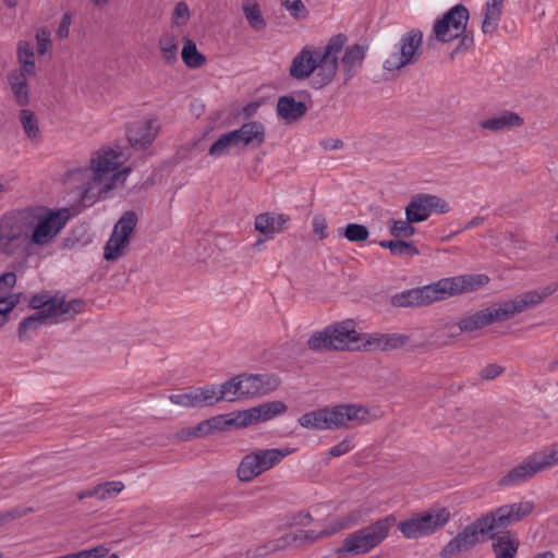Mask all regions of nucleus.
<instances>
[{"label": "nucleus", "mask_w": 558, "mask_h": 558, "mask_svg": "<svg viewBox=\"0 0 558 558\" xmlns=\"http://www.w3.org/2000/svg\"><path fill=\"white\" fill-rule=\"evenodd\" d=\"M558 290V282H553L539 290L527 291L517 295L514 299L490 308L493 320H506L533 307Z\"/></svg>", "instance_id": "nucleus-12"}, {"label": "nucleus", "mask_w": 558, "mask_h": 558, "mask_svg": "<svg viewBox=\"0 0 558 558\" xmlns=\"http://www.w3.org/2000/svg\"><path fill=\"white\" fill-rule=\"evenodd\" d=\"M422 39V33L418 31H411L403 35L397 50L385 60L384 68L389 72L399 71L416 62L421 53Z\"/></svg>", "instance_id": "nucleus-14"}, {"label": "nucleus", "mask_w": 558, "mask_h": 558, "mask_svg": "<svg viewBox=\"0 0 558 558\" xmlns=\"http://www.w3.org/2000/svg\"><path fill=\"white\" fill-rule=\"evenodd\" d=\"M214 392L206 386L190 388L180 393L170 395L171 403L183 408H201L213 405Z\"/></svg>", "instance_id": "nucleus-21"}, {"label": "nucleus", "mask_w": 558, "mask_h": 558, "mask_svg": "<svg viewBox=\"0 0 558 558\" xmlns=\"http://www.w3.org/2000/svg\"><path fill=\"white\" fill-rule=\"evenodd\" d=\"M70 218L69 209L29 208L0 219V253L31 256L50 245Z\"/></svg>", "instance_id": "nucleus-1"}, {"label": "nucleus", "mask_w": 558, "mask_h": 558, "mask_svg": "<svg viewBox=\"0 0 558 558\" xmlns=\"http://www.w3.org/2000/svg\"><path fill=\"white\" fill-rule=\"evenodd\" d=\"M307 111L303 101L295 100L292 96H282L277 102L278 116L286 122H293L302 118Z\"/></svg>", "instance_id": "nucleus-30"}, {"label": "nucleus", "mask_w": 558, "mask_h": 558, "mask_svg": "<svg viewBox=\"0 0 558 558\" xmlns=\"http://www.w3.org/2000/svg\"><path fill=\"white\" fill-rule=\"evenodd\" d=\"M181 58L190 69H198L206 63V57L198 51L196 44L187 37L183 38Z\"/></svg>", "instance_id": "nucleus-37"}, {"label": "nucleus", "mask_w": 558, "mask_h": 558, "mask_svg": "<svg viewBox=\"0 0 558 558\" xmlns=\"http://www.w3.org/2000/svg\"><path fill=\"white\" fill-rule=\"evenodd\" d=\"M345 44L347 35L338 33L322 49L303 46L291 60L289 75L296 81L311 78L312 86L317 89L329 85L338 73L339 54Z\"/></svg>", "instance_id": "nucleus-3"}, {"label": "nucleus", "mask_w": 558, "mask_h": 558, "mask_svg": "<svg viewBox=\"0 0 558 558\" xmlns=\"http://www.w3.org/2000/svg\"><path fill=\"white\" fill-rule=\"evenodd\" d=\"M98 500H107L117 497L123 492L125 485L122 481H109L96 485Z\"/></svg>", "instance_id": "nucleus-43"}, {"label": "nucleus", "mask_w": 558, "mask_h": 558, "mask_svg": "<svg viewBox=\"0 0 558 558\" xmlns=\"http://www.w3.org/2000/svg\"><path fill=\"white\" fill-rule=\"evenodd\" d=\"M450 511L446 507H435L416 512L400 522L401 534L408 539H416L432 535L444 527L450 520Z\"/></svg>", "instance_id": "nucleus-11"}, {"label": "nucleus", "mask_w": 558, "mask_h": 558, "mask_svg": "<svg viewBox=\"0 0 558 558\" xmlns=\"http://www.w3.org/2000/svg\"><path fill=\"white\" fill-rule=\"evenodd\" d=\"M15 283L14 272L9 271L0 276V328L5 325L9 314L17 304V299L10 294Z\"/></svg>", "instance_id": "nucleus-23"}, {"label": "nucleus", "mask_w": 558, "mask_h": 558, "mask_svg": "<svg viewBox=\"0 0 558 558\" xmlns=\"http://www.w3.org/2000/svg\"><path fill=\"white\" fill-rule=\"evenodd\" d=\"M396 517L390 514L371 525L350 533L337 549L338 554L350 556L365 555L380 545L396 524Z\"/></svg>", "instance_id": "nucleus-7"}, {"label": "nucleus", "mask_w": 558, "mask_h": 558, "mask_svg": "<svg viewBox=\"0 0 558 558\" xmlns=\"http://www.w3.org/2000/svg\"><path fill=\"white\" fill-rule=\"evenodd\" d=\"M36 74L26 73L21 69H17L9 74V84L14 95L16 102L20 106H26L29 102L28 93V77L35 76Z\"/></svg>", "instance_id": "nucleus-29"}, {"label": "nucleus", "mask_w": 558, "mask_h": 558, "mask_svg": "<svg viewBox=\"0 0 558 558\" xmlns=\"http://www.w3.org/2000/svg\"><path fill=\"white\" fill-rule=\"evenodd\" d=\"M469 16V10L464 5L457 4L452 7L434 24L435 37L442 43L456 39L464 33Z\"/></svg>", "instance_id": "nucleus-16"}, {"label": "nucleus", "mask_w": 558, "mask_h": 558, "mask_svg": "<svg viewBox=\"0 0 558 558\" xmlns=\"http://www.w3.org/2000/svg\"><path fill=\"white\" fill-rule=\"evenodd\" d=\"M204 435L198 434L197 425L195 427H186L178 433V438L182 441H189L193 438H201Z\"/></svg>", "instance_id": "nucleus-58"}, {"label": "nucleus", "mask_w": 558, "mask_h": 558, "mask_svg": "<svg viewBox=\"0 0 558 558\" xmlns=\"http://www.w3.org/2000/svg\"><path fill=\"white\" fill-rule=\"evenodd\" d=\"M234 420L233 426L235 427H245L248 425L259 423L258 416L256 413V408H252L242 412H239L236 415H232Z\"/></svg>", "instance_id": "nucleus-51"}, {"label": "nucleus", "mask_w": 558, "mask_h": 558, "mask_svg": "<svg viewBox=\"0 0 558 558\" xmlns=\"http://www.w3.org/2000/svg\"><path fill=\"white\" fill-rule=\"evenodd\" d=\"M234 420L232 414L216 415L208 420L202 421L197 424L198 434L204 437L214 435L216 433L225 432L233 426Z\"/></svg>", "instance_id": "nucleus-31"}, {"label": "nucleus", "mask_w": 558, "mask_h": 558, "mask_svg": "<svg viewBox=\"0 0 558 558\" xmlns=\"http://www.w3.org/2000/svg\"><path fill=\"white\" fill-rule=\"evenodd\" d=\"M192 13L185 1H179L174 4L171 13V24L175 27H184L189 24Z\"/></svg>", "instance_id": "nucleus-44"}, {"label": "nucleus", "mask_w": 558, "mask_h": 558, "mask_svg": "<svg viewBox=\"0 0 558 558\" xmlns=\"http://www.w3.org/2000/svg\"><path fill=\"white\" fill-rule=\"evenodd\" d=\"M280 3L293 20L304 21L308 17L310 11L302 0H280Z\"/></svg>", "instance_id": "nucleus-45"}, {"label": "nucleus", "mask_w": 558, "mask_h": 558, "mask_svg": "<svg viewBox=\"0 0 558 558\" xmlns=\"http://www.w3.org/2000/svg\"><path fill=\"white\" fill-rule=\"evenodd\" d=\"M255 408L259 422L269 421L287 410L286 404L281 401L266 402Z\"/></svg>", "instance_id": "nucleus-42"}, {"label": "nucleus", "mask_w": 558, "mask_h": 558, "mask_svg": "<svg viewBox=\"0 0 558 558\" xmlns=\"http://www.w3.org/2000/svg\"><path fill=\"white\" fill-rule=\"evenodd\" d=\"M35 39L37 53L45 54L51 46L50 32L47 28H40L36 32Z\"/></svg>", "instance_id": "nucleus-54"}, {"label": "nucleus", "mask_w": 558, "mask_h": 558, "mask_svg": "<svg viewBox=\"0 0 558 558\" xmlns=\"http://www.w3.org/2000/svg\"><path fill=\"white\" fill-rule=\"evenodd\" d=\"M19 69L26 73L36 74L35 53L29 40H19L16 45Z\"/></svg>", "instance_id": "nucleus-35"}, {"label": "nucleus", "mask_w": 558, "mask_h": 558, "mask_svg": "<svg viewBox=\"0 0 558 558\" xmlns=\"http://www.w3.org/2000/svg\"><path fill=\"white\" fill-rule=\"evenodd\" d=\"M541 471L543 469L533 453L504 475L499 481V485L506 487L520 485Z\"/></svg>", "instance_id": "nucleus-22"}, {"label": "nucleus", "mask_w": 558, "mask_h": 558, "mask_svg": "<svg viewBox=\"0 0 558 558\" xmlns=\"http://www.w3.org/2000/svg\"><path fill=\"white\" fill-rule=\"evenodd\" d=\"M362 347L368 350H381L384 351V339L385 333H361L360 335Z\"/></svg>", "instance_id": "nucleus-49"}, {"label": "nucleus", "mask_w": 558, "mask_h": 558, "mask_svg": "<svg viewBox=\"0 0 558 558\" xmlns=\"http://www.w3.org/2000/svg\"><path fill=\"white\" fill-rule=\"evenodd\" d=\"M534 454L543 470L558 464V444L534 452Z\"/></svg>", "instance_id": "nucleus-46"}, {"label": "nucleus", "mask_w": 558, "mask_h": 558, "mask_svg": "<svg viewBox=\"0 0 558 558\" xmlns=\"http://www.w3.org/2000/svg\"><path fill=\"white\" fill-rule=\"evenodd\" d=\"M125 161L126 157L119 147H101L92 154L87 167L66 173L65 184L75 189L83 202L94 204L123 186L131 172L124 166Z\"/></svg>", "instance_id": "nucleus-2"}, {"label": "nucleus", "mask_w": 558, "mask_h": 558, "mask_svg": "<svg viewBox=\"0 0 558 558\" xmlns=\"http://www.w3.org/2000/svg\"><path fill=\"white\" fill-rule=\"evenodd\" d=\"M450 210L449 204L436 195H418L405 207V216L409 221L421 222L426 220L430 214H446Z\"/></svg>", "instance_id": "nucleus-17"}, {"label": "nucleus", "mask_w": 558, "mask_h": 558, "mask_svg": "<svg viewBox=\"0 0 558 558\" xmlns=\"http://www.w3.org/2000/svg\"><path fill=\"white\" fill-rule=\"evenodd\" d=\"M327 150H337L343 147V142L339 138H329L322 143Z\"/></svg>", "instance_id": "nucleus-61"}, {"label": "nucleus", "mask_w": 558, "mask_h": 558, "mask_svg": "<svg viewBox=\"0 0 558 558\" xmlns=\"http://www.w3.org/2000/svg\"><path fill=\"white\" fill-rule=\"evenodd\" d=\"M507 0H486L482 8V32L493 36L502 16L504 7Z\"/></svg>", "instance_id": "nucleus-25"}, {"label": "nucleus", "mask_w": 558, "mask_h": 558, "mask_svg": "<svg viewBox=\"0 0 558 558\" xmlns=\"http://www.w3.org/2000/svg\"><path fill=\"white\" fill-rule=\"evenodd\" d=\"M523 119L515 112L504 111L487 119L480 121V126L493 132H500L512 128H519L523 124Z\"/></svg>", "instance_id": "nucleus-26"}, {"label": "nucleus", "mask_w": 558, "mask_h": 558, "mask_svg": "<svg viewBox=\"0 0 558 558\" xmlns=\"http://www.w3.org/2000/svg\"><path fill=\"white\" fill-rule=\"evenodd\" d=\"M47 326L37 313L24 317L17 327V338L21 342H29L37 331Z\"/></svg>", "instance_id": "nucleus-36"}, {"label": "nucleus", "mask_w": 558, "mask_h": 558, "mask_svg": "<svg viewBox=\"0 0 558 558\" xmlns=\"http://www.w3.org/2000/svg\"><path fill=\"white\" fill-rule=\"evenodd\" d=\"M368 234L367 228L360 223H349L343 230V235L350 242L365 241Z\"/></svg>", "instance_id": "nucleus-48"}, {"label": "nucleus", "mask_w": 558, "mask_h": 558, "mask_svg": "<svg viewBox=\"0 0 558 558\" xmlns=\"http://www.w3.org/2000/svg\"><path fill=\"white\" fill-rule=\"evenodd\" d=\"M352 448H353L352 440L350 438H345V439L341 440L339 444H337L336 446L331 447L326 452V456L328 458L341 457V456L348 453L349 451H351Z\"/></svg>", "instance_id": "nucleus-55"}, {"label": "nucleus", "mask_w": 558, "mask_h": 558, "mask_svg": "<svg viewBox=\"0 0 558 558\" xmlns=\"http://www.w3.org/2000/svg\"><path fill=\"white\" fill-rule=\"evenodd\" d=\"M241 375L231 378L220 386L207 385L214 392L213 404L220 400L235 401L244 398Z\"/></svg>", "instance_id": "nucleus-28"}, {"label": "nucleus", "mask_w": 558, "mask_h": 558, "mask_svg": "<svg viewBox=\"0 0 558 558\" xmlns=\"http://www.w3.org/2000/svg\"><path fill=\"white\" fill-rule=\"evenodd\" d=\"M412 221H409L408 218L405 220H390L388 222V228L390 234L395 238H410L414 234L415 229L411 226Z\"/></svg>", "instance_id": "nucleus-47"}, {"label": "nucleus", "mask_w": 558, "mask_h": 558, "mask_svg": "<svg viewBox=\"0 0 558 558\" xmlns=\"http://www.w3.org/2000/svg\"><path fill=\"white\" fill-rule=\"evenodd\" d=\"M93 8L97 10H104L110 3V0H89Z\"/></svg>", "instance_id": "nucleus-63"}, {"label": "nucleus", "mask_w": 558, "mask_h": 558, "mask_svg": "<svg viewBox=\"0 0 558 558\" xmlns=\"http://www.w3.org/2000/svg\"><path fill=\"white\" fill-rule=\"evenodd\" d=\"M485 275H462L442 278L430 284L410 289L395 294L391 303L395 306H426L451 296L478 290L488 282Z\"/></svg>", "instance_id": "nucleus-5"}, {"label": "nucleus", "mask_w": 558, "mask_h": 558, "mask_svg": "<svg viewBox=\"0 0 558 558\" xmlns=\"http://www.w3.org/2000/svg\"><path fill=\"white\" fill-rule=\"evenodd\" d=\"M109 548L106 546H96L88 549H83L76 553L61 556V558H106Z\"/></svg>", "instance_id": "nucleus-50"}, {"label": "nucleus", "mask_w": 558, "mask_h": 558, "mask_svg": "<svg viewBox=\"0 0 558 558\" xmlns=\"http://www.w3.org/2000/svg\"><path fill=\"white\" fill-rule=\"evenodd\" d=\"M409 341V337L404 333H385L384 351L395 350L403 347Z\"/></svg>", "instance_id": "nucleus-52"}, {"label": "nucleus", "mask_w": 558, "mask_h": 558, "mask_svg": "<svg viewBox=\"0 0 558 558\" xmlns=\"http://www.w3.org/2000/svg\"><path fill=\"white\" fill-rule=\"evenodd\" d=\"M19 120L24 133L31 141L39 137L40 130L36 114L29 109H22L19 112Z\"/></svg>", "instance_id": "nucleus-41"}, {"label": "nucleus", "mask_w": 558, "mask_h": 558, "mask_svg": "<svg viewBox=\"0 0 558 558\" xmlns=\"http://www.w3.org/2000/svg\"><path fill=\"white\" fill-rule=\"evenodd\" d=\"M366 515V510L362 507H356L348 513L331 519L327 526L316 532L314 530H298L289 532L280 537L272 539L258 548L254 556H263L288 547H298L304 544H311L318 539L331 536L340 531L350 529L356 525Z\"/></svg>", "instance_id": "nucleus-6"}, {"label": "nucleus", "mask_w": 558, "mask_h": 558, "mask_svg": "<svg viewBox=\"0 0 558 558\" xmlns=\"http://www.w3.org/2000/svg\"><path fill=\"white\" fill-rule=\"evenodd\" d=\"M502 373V367L496 364H489L486 365L482 371L480 372V377L482 379H494L497 376H499Z\"/></svg>", "instance_id": "nucleus-57"}, {"label": "nucleus", "mask_w": 558, "mask_h": 558, "mask_svg": "<svg viewBox=\"0 0 558 558\" xmlns=\"http://www.w3.org/2000/svg\"><path fill=\"white\" fill-rule=\"evenodd\" d=\"M28 303L47 326L71 319L84 307V302L78 299L66 301L64 298L50 296L47 293L32 295Z\"/></svg>", "instance_id": "nucleus-8"}, {"label": "nucleus", "mask_w": 558, "mask_h": 558, "mask_svg": "<svg viewBox=\"0 0 558 558\" xmlns=\"http://www.w3.org/2000/svg\"><path fill=\"white\" fill-rule=\"evenodd\" d=\"M391 254L396 256H415L418 254V251L412 243L396 241V246Z\"/></svg>", "instance_id": "nucleus-56"}, {"label": "nucleus", "mask_w": 558, "mask_h": 558, "mask_svg": "<svg viewBox=\"0 0 558 558\" xmlns=\"http://www.w3.org/2000/svg\"><path fill=\"white\" fill-rule=\"evenodd\" d=\"M243 14L250 25L256 32L264 31L267 22L262 13L260 5L256 0H244L242 3Z\"/></svg>", "instance_id": "nucleus-34"}, {"label": "nucleus", "mask_w": 558, "mask_h": 558, "mask_svg": "<svg viewBox=\"0 0 558 558\" xmlns=\"http://www.w3.org/2000/svg\"><path fill=\"white\" fill-rule=\"evenodd\" d=\"M240 147L233 131L222 134L209 148L208 154L213 157L227 155L232 148Z\"/></svg>", "instance_id": "nucleus-40"}, {"label": "nucleus", "mask_w": 558, "mask_h": 558, "mask_svg": "<svg viewBox=\"0 0 558 558\" xmlns=\"http://www.w3.org/2000/svg\"><path fill=\"white\" fill-rule=\"evenodd\" d=\"M260 107V101H251L248 104H246L242 109H241V114L245 118H250L252 116H254L258 108Z\"/></svg>", "instance_id": "nucleus-60"}, {"label": "nucleus", "mask_w": 558, "mask_h": 558, "mask_svg": "<svg viewBox=\"0 0 558 558\" xmlns=\"http://www.w3.org/2000/svg\"><path fill=\"white\" fill-rule=\"evenodd\" d=\"M352 320H344L315 332L307 340L311 350H345L360 348V337Z\"/></svg>", "instance_id": "nucleus-9"}, {"label": "nucleus", "mask_w": 558, "mask_h": 558, "mask_svg": "<svg viewBox=\"0 0 558 558\" xmlns=\"http://www.w3.org/2000/svg\"><path fill=\"white\" fill-rule=\"evenodd\" d=\"M76 497L80 500H83V499H86V498H96V499H98V493H97L96 485L90 487V488H87L85 490H82V492L77 493Z\"/></svg>", "instance_id": "nucleus-62"}, {"label": "nucleus", "mask_w": 558, "mask_h": 558, "mask_svg": "<svg viewBox=\"0 0 558 558\" xmlns=\"http://www.w3.org/2000/svg\"><path fill=\"white\" fill-rule=\"evenodd\" d=\"M241 380L244 398L267 395L279 386V379L270 374H242Z\"/></svg>", "instance_id": "nucleus-20"}, {"label": "nucleus", "mask_w": 558, "mask_h": 558, "mask_svg": "<svg viewBox=\"0 0 558 558\" xmlns=\"http://www.w3.org/2000/svg\"><path fill=\"white\" fill-rule=\"evenodd\" d=\"M368 47L363 44L344 45L339 54V69L343 81H351L362 69Z\"/></svg>", "instance_id": "nucleus-19"}, {"label": "nucleus", "mask_w": 558, "mask_h": 558, "mask_svg": "<svg viewBox=\"0 0 558 558\" xmlns=\"http://www.w3.org/2000/svg\"><path fill=\"white\" fill-rule=\"evenodd\" d=\"M70 25H71V16L69 14H64L63 17L60 21L57 35L60 38H65L69 35L70 32Z\"/></svg>", "instance_id": "nucleus-59"}, {"label": "nucleus", "mask_w": 558, "mask_h": 558, "mask_svg": "<svg viewBox=\"0 0 558 558\" xmlns=\"http://www.w3.org/2000/svg\"><path fill=\"white\" fill-rule=\"evenodd\" d=\"M160 128V121L156 117L136 121L128 128V141L135 149H145L158 136Z\"/></svg>", "instance_id": "nucleus-18"}, {"label": "nucleus", "mask_w": 558, "mask_h": 558, "mask_svg": "<svg viewBox=\"0 0 558 558\" xmlns=\"http://www.w3.org/2000/svg\"><path fill=\"white\" fill-rule=\"evenodd\" d=\"M326 408L327 428H353L371 422L368 410L357 404H338Z\"/></svg>", "instance_id": "nucleus-15"}, {"label": "nucleus", "mask_w": 558, "mask_h": 558, "mask_svg": "<svg viewBox=\"0 0 558 558\" xmlns=\"http://www.w3.org/2000/svg\"><path fill=\"white\" fill-rule=\"evenodd\" d=\"M137 225L134 211H125L113 227L112 233L106 243L104 257L113 262L125 254L130 244V236Z\"/></svg>", "instance_id": "nucleus-13"}, {"label": "nucleus", "mask_w": 558, "mask_h": 558, "mask_svg": "<svg viewBox=\"0 0 558 558\" xmlns=\"http://www.w3.org/2000/svg\"><path fill=\"white\" fill-rule=\"evenodd\" d=\"M313 233L319 240H324L329 235L327 219L322 214H316L312 220Z\"/></svg>", "instance_id": "nucleus-53"}, {"label": "nucleus", "mask_w": 558, "mask_h": 558, "mask_svg": "<svg viewBox=\"0 0 558 558\" xmlns=\"http://www.w3.org/2000/svg\"><path fill=\"white\" fill-rule=\"evenodd\" d=\"M158 46L162 59L168 64H172L178 60L179 44L174 35L168 33L163 34L159 38Z\"/></svg>", "instance_id": "nucleus-38"}, {"label": "nucleus", "mask_w": 558, "mask_h": 558, "mask_svg": "<svg viewBox=\"0 0 558 558\" xmlns=\"http://www.w3.org/2000/svg\"><path fill=\"white\" fill-rule=\"evenodd\" d=\"M296 448L284 446L281 448L257 449L245 454L236 470L241 482H251L264 472L278 465L284 458L294 453Z\"/></svg>", "instance_id": "nucleus-10"}, {"label": "nucleus", "mask_w": 558, "mask_h": 558, "mask_svg": "<svg viewBox=\"0 0 558 558\" xmlns=\"http://www.w3.org/2000/svg\"><path fill=\"white\" fill-rule=\"evenodd\" d=\"M532 558H556L551 551H542L534 555Z\"/></svg>", "instance_id": "nucleus-64"}, {"label": "nucleus", "mask_w": 558, "mask_h": 558, "mask_svg": "<svg viewBox=\"0 0 558 558\" xmlns=\"http://www.w3.org/2000/svg\"><path fill=\"white\" fill-rule=\"evenodd\" d=\"M519 539L509 533L495 538L493 546L496 558H514L519 548Z\"/></svg>", "instance_id": "nucleus-33"}, {"label": "nucleus", "mask_w": 558, "mask_h": 558, "mask_svg": "<svg viewBox=\"0 0 558 558\" xmlns=\"http://www.w3.org/2000/svg\"><path fill=\"white\" fill-rule=\"evenodd\" d=\"M493 322L490 308H485L462 317L458 325L461 331H474Z\"/></svg>", "instance_id": "nucleus-32"}, {"label": "nucleus", "mask_w": 558, "mask_h": 558, "mask_svg": "<svg viewBox=\"0 0 558 558\" xmlns=\"http://www.w3.org/2000/svg\"><path fill=\"white\" fill-rule=\"evenodd\" d=\"M299 424L308 429H328L326 408L311 411L301 415L298 420Z\"/></svg>", "instance_id": "nucleus-39"}, {"label": "nucleus", "mask_w": 558, "mask_h": 558, "mask_svg": "<svg viewBox=\"0 0 558 558\" xmlns=\"http://www.w3.org/2000/svg\"><path fill=\"white\" fill-rule=\"evenodd\" d=\"M289 220L290 218L284 214L263 213L255 217L254 227L266 239H272L275 234L283 230Z\"/></svg>", "instance_id": "nucleus-24"}, {"label": "nucleus", "mask_w": 558, "mask_h": 558, "mask_svg": "<svg viewBox=\"0 0 558 558\" xmlns=\"http://www.w3.org/2000/svg\"><path fill=\"white\" fill-rule=\"evenodd\" d=\"M233 132L240 147L247 145L260 146L265 142V126L258 121L244 123Z\"/></svg>", "instance_id": "nucleus-27"}, {"label": "nucleus", "mask_w": 558, "mask_h": 558, "mask_svg": "<svg viewBox=\"0 0 558 558\" xmlns=\"http://www.w3.org/2000/svg\"><path fill=\"white\" fill-rule=\"evenodd\" d=\"M534 509L531 501L504 505L465 526L442 548V556L468 550L485 539L489 532L505 529L529 515Z\"/></svg>", "instance_id": "nucleus-4"}]
</instances>
